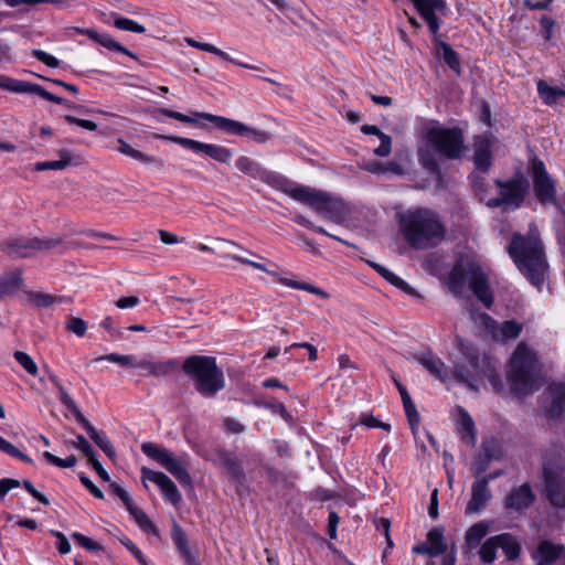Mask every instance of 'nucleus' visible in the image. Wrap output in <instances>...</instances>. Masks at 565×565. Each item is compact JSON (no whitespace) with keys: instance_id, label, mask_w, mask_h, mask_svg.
Segmentation results:
<instances>
[{"instance_id":"f257e3e1","label":"nucleus","mask_w":565,"mask_h":565,"mask_svg":"<svg viewBox=\"0 0 565 565\" xmlns=\"http://www.w3.org/2000/svg\"><path fill=\"white\" fill-rule=\"evenodd\" d=\"M465 152V137L460 128L428 127L422 132L417 148L420 166L430 174L440 177L439 159L460 160Z\"/></svg>"},{"instance_id":"f03ea898","label":"nucleus","mask_w":565,"mask_h":565,"mask_svg":"<svg viewBox=\"0 0 565 565\" xmlns=\"http://www.w3.org/2000/svg\"><path fill=\"white\" fill-rule=\"evenodd\" d=\"M398 220L404 238L413 248L435 247L446 236L444 224L438 215L430 210H408L401 214Z\"/></svg>"},{"instance_id":"7ed1b4c3","label":"nucleus","mask_w":565,"mask_h":565,"mask_svg":"<svg viewBox=\"0 0 565 565\" xmlns=\"http://www.w3.org/2000/svg\"><path fill=\"white\" fill-rule=\"evenodd\" d=\"M508 252L518 268L536 287H540L547 269L541 239L535 234L523 236L515 233L509 244Z\"/></svg>"},{"instance_id":"20e7f679","label":"nucleus","mask_w":565,"mask_h":565,"mask_svg":"<svg viewBox=\"0 0 565 565\" xmlns=\"http://www.w3.org/2000/svg\"><path fill=\"white\" fill-rule=\"evenodd\" d=\"M217 252L220 253V256L223 258H232L233 260L242 264L253 267L254 269H257L263 273H267L268 275L273 276L279 284L294 288L299 290H305L310 294H313L322 299H328L330 295L324 291L323 289L316 287L309 282L306 281H298L294 279H288L280 277L276 270L270 269L267 267L265 263H262L259 260H265L268 264H270L273 267H277L275 264H271L268 259L263 257L259 254H256L252 250L246 249L242 245H239L236 242L225 239V238H216L215 239Z\"/></svg>"},{"instance_id":"39448f33","label":"nucleus","mask_w":565,"mask_h":565,"mask_svg":"<svg viewBox=\"0 0 565 565\" xmlns=\"http://www.w3.org/2000/svg\"><path fill=\"white\" fill-rule=\"evenodd\" d=\"M468 281L470 290L484 307L491 308L493 295L489 285V277L481 265L471 258H460L451 268L448 276V289L455 297H460Z\"/></svg>"},{"instance_id":"423d86ee","label":"nucleus","mask_w":565,"mask_h":565,"mask_svg":"<svg viewBox=\"0 0 565 565\" xmlns=\"http://www.w3.org/2000/svg\"><path fill=\"white\" fill-rule=\"evenodd\" d=\"M284 192L337 224L343 223L349 214V207L344 201L327 192L298 184L285 186Z\"/></svg>"},{"instance_id":"0eeeda50","label":"nucleus","mask_w":565,"mask_h":565,"mask_svg":"<svg viewBox=\"0 0 565 565\" xmlns=\"http://www.w3.org/2000/svg\"><path fill=\"white\" fill-rule=\"evenodd\" d=\"M184 374L194 383L195 391L204 397H213L225 386L223 371L213 356L190 355L182 365Z\"/></svg>"},{"instance_id":"6e6552de","label":"nucleus","mask_w":565,"mask_h":565,"mask_svg":"<svg viewBox=\"0 0 565 565\" xmlns=\"http://www.w3.org/2000/svg\"><path fill=\"white\" fill-rule=\"evenodd\" d=\"M541 369L534 352L520 343L511 359L510 384L518 395H525L539 387Z\"/></svg>"},{"instance_id":"1a4fd4ad","label":"nucleus","mask_w":565,"mask_h":565,"mask_svg":"<svg viewBox=\"0 0 565 565\" xmlns=\"http://www.w3.org/2000/svg\"><path fill=\"white\" fill-rule=\"evenodd\" d=\"M494 184L499 190L498 195L486 201L487 206L492 209L516 210L523 204L530 190V183L522 172L507 180L495 179Z\"/></svg>"},{"instance_id":"9d476101","label":"nucleus","mask_w":565,"mask_h":565,"mask_svg":"<svg viewBox=\"0 0 565 565\" xmlns=\"http://www.w3.org/2000/svg\"><path fill=\"white\" fill-rule=\"evenodd\" d=\"M51 382L57 388L61 403L67 407L75 416V419L87 431L90 439L104 451L109 459L116 458V450L103 430H97L83 415L76 403L68 395L60 380L55 375L50 376Z\"/></svg>"},{"instance_id":"9b49d317","label":"nucleus","mask_w":565,"mask_h":565,"mask_svg":"<svg viewBox=\"0 0 565 565\" xmlns=\"http://www.w3.org/2000/svg\"><path fill=\"white\" fill-rule=\"evenodd\" d=\"M459 349L472 367L475 382L480 379H488L494 391L500 392L503 388L502 380L497 373V365L492 359L481 354L476 347L463 340L459 341Z\"/></svg>"},{"instance_id":"f8f14e48","label":"nucleus","mask_w":565,"mask_h":565,"mask_svg":"<svg viewBox=\"0 0 565 565\" xmlns=\"http://www.w3.org/2000/svg\"><path fill=\"white\" fill-rule=\"evenodd\" d=\"M527 171L532 178L533 191L540 203L555 204L557 201L556 184L548 174L542 160L534 157L530 160Z\"/></svg>"},{"instance_id":"ddd939ff","label":"nucleus","mask_w":565,"mask_h":565,"mask_svg":"<svg viewBox=\"0 0 565 565\" xmlns=\"http://www.w3.org/2000/svg\"><path fill=\"white\" fill-rule=\"evenodd\" d=\"M141 450L146 456L153 459L169 471L182 486L191 487L192 479L183 467V460L175 458L171 451L166 448H160L153 443H143Z\"/></svg>"},{"instance_id":"4468645a","label":"nucleus","mask_w":565,"mask_h":565,"mask_svg":"<svg viewBox=\"0 0 565 565\" xmlns=\"http://www.w3.org/2000/svg\"><path fill=\"white\" fill-rule=\"evenodd\" d=\"M156 138L169 140L194 152L204 153L209 158L220 163H228L233 156L232 150L226 147L214 143H205L185 137L156 135Z\"/></svg>"},{"instance_id":"2eb2a0df","label":"nucleus","mask_w":565,"mask_h":565,"mask_svg":"<svg viewBox=\"0 0 565 565\" xmlns=\"http://www.w3.org/2000/svg\"><path fill=\"white\" fill-rule=\"evenodd\" d=\"M543 477L548 502L555 508H564L565 488L558 468L551 461H544Z\"/></svg>"},{"instance_id":"dca6fc26","label":"nucleus","mask_w":565,"mask_h":565,"mask_svg":"<svg viewBox=\"0 0 565 565\" xmlns=\"http://www.w3.org/2000/svg\"><path fill=\"white\" fill-rule=\"evenodd\" d=\"M141 480H142L145 488H148V486L146 483L147 480L156 483L160 488L166 500H168L174 507H177L181 502L182 495H181L180 491L178 490L174 482L163 472L153 471L147 467H142L141 468Z\"/></svg>"},{"instance_id":"f3484780","label":"nucleus","mask_w":565,"mask_h":565,"mask_svg":"<svg viewBox=\"0 0 565 565\" xmlns=\"http://www.w3.org/2000/svg\"><path fill=\"white\" fill-rule=\"evenodd\" d=\"M0 88H3L6 90L12 92V93H29V94H36L40 97L53 102L55 104H64L66 103V99L56 96L54 94H51L50 92L45 90L41 85L30 83L26 81H20L14 79L11 77H3L0 82Z\"/></svg>"},{"instance_id":"a211bd4d","label":"nucleus","mask_w":565,"mask_h":565,"mask_svg":"<svg viewBox=\"0 0 565 565\" xmlns=\"http://www.w3.org/2000/svg\"><path fill=\"white\" fill-rule=\"evenodd\" d=\"M494 137L491 134L479 135L473 140V163L481 172H488L492 166V147Z\"/></svg>"},{"instance_id":"6ab92c4d","label":"nucleus","mask_w":565,"mask_h":565,"mask_svg":"<svg viewBox=\"0 0 565 565\" xmlns=\"http://www.w3.org/2000/svg\"><path fill=\"white\" fill-rule=\"evenodd\" d=\"M481 319L486 328L491 333L492 338L497 341L505 342L516 339L521 331L522 326L514 320L497 323L489 315L482 313Z\"/></svg>"},{"instance_id":"aec40b11","label":"nucleus","mask_w":565,"mask_h":565,"mask_svg":"<svg viewBox=\"0 0 565 565\" xmlns=\"http://www.w3.org/2000/svg\"><path fill=\"white\" fill-rule=\"evenodd\" d=\"M420 17L426 21L433 34L439 30V20L436 13L445 14L447 10L444 0H412Z\"/></svg>"},{"instance_id":"412c9836","label":"nucleus","mask_w":565,"mask_h":565,"mask_svg":"<svg viewBox=\"0 0 565 565\" xmlns=\"http://www.w3.org/2000/svg\"><path fill=\"white\" fill-rule=\"evenodd\" d=\"M413 359L419 363L431 376L446 383L449 379V371L445 362L431 350L417 352Z\"/></svg>"},{"instance_id":"4be33fe9","label":"nucleus","mask_w":565,"mask_h":565,"mask_svg":"<svg viewBox=\"0 0 565 565\" xmlns=\"http://www.w3.org/2000/svg\"><path fill=\"white\" fill-rule=\"evenodd\" d=\"M535 501V494L530 483L525 482L513 488L504 499V508L521 512L530 508Z\"/></svg>"},{"instance_id":"5701e85b","label":"nucleus","mask_w":565,"mask_h":565,"mask_svg":"<svg viewBox=\"0 0 565 565\" xmlns=\"http://www.w3.org/2000/svg\"><path fill=\"white\" fill-rule=\"evenodd\" d=\"M195 116L212 122L215 128L228 135L245 137L248 131L247 125L231 118L213 115L210 113H195Z\"/></svg>"},{"instance_id":"b1692460","label":"nucleus","mask_w":565,"mask_h":565,"mask_svg":"<svg viewBox=\"0 0 565 565\" xmlns=\"http://www.w3.org/2000/svg\"><path fill=\"white\" fill-rule=\"evenodd\" d=\"M535 565H552L561 558H565V546L543 540L537 544L536 551L532 554Z\"/></svg>"},{"instance_id":"393cba45","label":"nucleus","mask_w":565,"mask_h":565,"mask_svg":"<svg viewBox=\"0 0 565 565\" xmlns=\"http://www.w3.org/2000/svg\"><path fill=\"white\" fill-rule=\"evenodd\" d=\"M492 499L491 491L486 479L476 478L471 484V498L466 507V514L478 513Z\"/></svg>"},{"instance_id":"a878e982","label":"nucleus","mask_w":565,"mask_h":565,"mask_svg":"<svg viewBox=\"0 0 565 565\" xmlns=\"http://www.w3.org/2000/svg\"><path fill=\"white\" fill-rule=\"evenodd\" d=\"M0 249L11 257H30L35 254L34 237L6 241L0 245Z\"/></svg>"},{"instance_id":"bb28decb","label":"nucleus","mask_w":565,"mask_h":565,"mask_svg":"<svg viewBox=\"0 0 565 565\" xmlns=\"http://www.w3.org/2000/svg\"><path fill=\"white\" fill-rule=\"evenodd\" d=\"M172 541L177 546V550L181 556V558L184 561L185 565H201L194 554L192 553L190 546H189V540L186 533L183 531V529L177 523L173 522L172 524V532H171Z\"/></svg>"},{"instance_id":"cd10ccee","label":"nucleus","mask_w":565,"mask_h":565,"mask_svg":"<svg viewBox=\"0 0 565 565\" xmlns=\"http://www.w3.org/2000/svg\"><path fill=\"white\" fill-rule=\"evenodd\" d=\"M76 32L81 33V34H85L87 35L90 40L97 42L98 44L103 45L104 47L110 50V51H117V52H120L134 60H137V55L132 52H130L129 50H127L126 47H124L121 44H119L118 42H116L109 34L107 33H98L96 30L94 29H81V28H75Z\"/></svg>"},{"instance_id":"c85d7f7f","label":"nucleus","mask_w":565,"mask_h":565,"mask_svg":"<svg viewBox=\"0 0 565 565\" xmlns=\"http://www.w3.org/2000/svg\"><path fill=\"white\" fill-rule=\"evenodd\" d=\"M218 465L232 481L242 483L245 479L242 463L234 454L221 451L218 454Z\"/></svg>"},{"instance_id":"c756f323","label":"nucleus","mask_w":565,"mask_h":565,"mask_svg":"<svg viewBox=\"0 0 565 565\" xmlns=\"http://www.w3.org/2000/svg\"><path fill=\"white\" fill-rule=\"evenodd\" d=\"M547 396L551 399L547 413L551 417H559L565 411V383H552L547 387Z\"/></svg>"},{"instance_id":"7c9ffc66","label":"nucleus","mask_w":565,"mask_h":565,"mask_svg":"<svg viewBox=\"0 0 565 565\" xmlns=\"http://www.w3.org/2000/svg\"><path fill=\"white\" fill-rule=\"evenodd\" d=\"M498 548H501L509 561L519 558L521 554V545L518 539L511 533H502L495 535Z\"/></svg>"},{"instance_id":"2f4dec72","label":"nucleus","mask_w":565,"mask_h":565,"mask_svg":"<svg viewBox=\"0 0 565 565\" xmlns=\"http://www.w3.org/2000/svg\"><path fill=\"white\" fill-rule=\"evenodd\" d=\"M459 429L460 438L470 446L476 445V428L471 416L462 408L459 409Z\"/></svg>"},{"instance_id":"473e14b6","label":"nucleus","mask_w":565,"mask_h":565,"mask_svg":"<svg viewBox=\"0 0 565 565\" xmlns=\"http://www.w3.org/2000/svg\"><path fill=\"white\" fill-rule=\"evenodd\" d=\"M23 278L20 270L4 273L0 276V299L21 288Z\"/></svg>"},{"instance_id":"72a5a7b5","label":"nucleus","mask_w":565,"mask_h":565,"mask_svg":"<svg viewBox=\"0 0 565 565\" xmlns=\"http://www.w3.org/2000/svg\"><path fill=\"white\" fill-rule=\"evenodd\" d=\"M490 531V525L486 521H480L471 525L465 535V541L468 547L475 548L477 547L481 540L488 534Z\"/></svg>"},{"instance_id":"f704fd0d","label":"nucleus","mask_w":565,"mask_h":565,"mask_svg":"<svg viewBox=\"0 0 565 565\" xmlns=\"http://www.w3.org/2000/svg\"><path fill=\"white\" fill-rule=\"evenodd\" d=\"M60 159L58 160H50L38 162L34 166L35 171H46V170H64L72 163V154L68 150L62 149L58 151Z\"/></svg>"},{"instance_id":"c9c22d12","label":"nucleus","mask_w":565,"mask_h":565,"mask_svg":"<svg viewBox=\"0 0 565 565\" xmlns=\"http://www.w3.org/2000/svg\"><path fill=\"white\" fill-rule=\"evenodd\" d=\"M426 543L430 550V557H437L447 552V545L444 542L443 530L440 529L430 530Z\"/></svg>"},{"instance_id":"e433bc0d","label":"nucleus","mask_w":565,"mask_h":565,"mask_svg":"<svg viewBox=\"0 0 565 565\" xmlns=\"http://www.w3.org/2000/svg\"><path fill=\"white\" fill-rule=\"evenodd\" d=\"M131 516L135 519L137 524L147 533H151L153 535H159V531L157 526L152 523L149 516L135 503L127 508Z\"/></svg>"},{"instance_id":"4c0bfd02","label":"nucleus","mask_w":565,"mask_h":565,"mask_svg":"<svg viewBox=\"0 0 565 565\" xmlns=\"http://www.w3.org/2000/svg\"><path fill=\"white\" fill-rule=\"evenodd\" d=\"M537 92L545 104L556 103L559 97H565V90L547 85L544 81H539Z\"/></svg>"},{"instance_id":"58836bf2","label":"nucleus","mask_w":565,"mask_h":565,"mask_svg":"<svg viewBox=\"0 0 565 565\" xmlns=\"http://www.w3.org/2000/svg\"><path fill=\"white\" fill-rule=\"evenodd\" d=\"M118 142V148L117 150L127 156V157H130L132 158L134 160H137V161H140L142 163H153L154 162V158L149 156V154H146L137 149H134L129 143H127L124 139L119 138L117 140Z\"/></svg>"},{"instance_id":"ea45409f","label":"nucleus","mask_w":565,"mask_h":565,"mask_svg":"<svg viewBox=\"0 0 565 565\" xmlns=\"http://www.w3.org/2000/svg\"><path fill=\"white\" fill-rule=\"evenodd\" d=\"M26 297L31 303L40 308L51 307L55 302H61V298L39 291H30L26 294Z\"/></svg>"},{"instance_id":"a19ab883","label":"nucleus","mask_w":565,"mask_h":565,"mask_svg":"<svg viewBox=\"0 0 565 565\" xmlns=\"http://www.w3.org/2000/svg\"><path fill=\"white\" fill-rule=\"evenodd\" d=\"M65 239L63 236H51V237H34V247L36 252H47L64 245Z\"/></svg>"},{"instance_id":"79ce46f5","label":"nucleus","mask_w":565,"mask_h":565,"mask_svg":"<svg viewBox=\"0 0 565 565\" xmlns=\"http://www.w3.org/2000/svg\"><path fill=\"white\" fill-rule=\"evenodd\" d=\"M452 376L457 382L467 384L471 390L477 391L475 375L472 371L468 370L465 365L456 364L452 370Z\"/></svg>"},{"instance_id":"37998d69","label":"nucleus","mask_w":565,"mask_h":565,"mask_svg":"<svg viewBox=\"0 0 565 565\" xmlns=\"http://www.w3.org/2000/svg\"><path fill=\"white\" fill-rule=\"evenodd\" d=\"M497 548L498 545L495 541V535L489 537L488 540L484 541V543L481 545L479 550L480 559L486 564L494 562Z\"/></svg>"},{"instance_id":"c03bdc74","label":"nucleus","mask_w":565,"mask_h":565,"mask_svg":"<svg viewBox=\"0 0 565 565\" xmlns=\"http://www.w3.org/2000/svg\"><path fill=\"white\" fill-rule=\"evenodd\" d=\"M201 51H204V52H209V53H212V54H215L217 55L218 57H221L222 60L226 61V62H230V63H233L237 66H241V67H244V68H249V70H257L256 66H253V65H249V64H245V63H242V62H237L233 58L230 57V55L217 49L216 46L212 45V44H209V43H203L201 44Z\"/></svg>"},{"instance_id":"a18cd8bd","label":"nucleus","mask_w":565,"mask_h":565,"mask_svg":"<svg viewBox=\"0 0 565 565\" xmlns=\"http://www.w3.org/2000/svg\"><path fill=\"white\" fill-rule=\"evenodd\" d=\"M65 329L68 332L82 338L87 332V324L82 318L75 316H67L65 321Z\"/></svg>"},{"instance_id":"49530a36","label":"nucleus","mask_w":565,"mask_h":565,"mask_svg":"<svg viewBox=\"0 0 565 565\" xmlns=\"http://www.w3.org/2000/svg\"><path fill=\"white\" fill-rule=\"evenodd\" d=\"M443 50V58L445 63L456 73H460V61L458 54L452 50L450 45L445 42L440 43Z\"/></svg>"},{"instance_id":"de8ad7c7","label":"nucleus","mask_w":565,"mask_h":565,"mask_svg":"<svg viewBox=\"0 0 565 565\" xmlns=\"http://www.w3.org/2000/svg\"><path fill=\"white\" fill-rule=\"evenodd\" d=\"M295 222L298 223L299 225H302L305 227H308L310 230H313L320 234H323V235H327L329 237H332L333 239H337L348 246H354L353 244L342 239L341 237L337 236V235H333V234H330L326 228L321 227V226H316L311 221H309L308 218H306L303 215L299 214V215H296L295 216Z\"/></svg>"},{"instance_id":"09e8293b","label":"nucleus","mask_w":565,"mask_h":565,"mask_svg":"<svg viewBox=\"0 0 565 565\" xmlns=\"http://www.w3.org/2000/svg\"><path fill=\"white\" fill-rule=\"evenodd\" d=\"M15 361L32 376L38 374V365L34 360L23 351H15L13 353Z\"/></svg>"},{"instance_id":"8fccbe9b","label":"nucleus","mask_w":565,"mask_h":565,"mask_svg":"<svg viewBox=\"0 0 565 565\" xmlns=\"http://www.w3.org/2000/svg\"><path fill=\"white\" fill-rule=\"evenodd\" d=\"M0 451H3L4 454L18 458L22 461H25L28 463H33V460L22 451H20L15 446H13L11 443L6 440L0 436Z\"/></svg>"},{"instance_id":"3c124183","label":"nucleus","mask_w":565,"mask_h":565,"mask_svg":"<svg viewBox=\"0 0 565 565\" xmlns=\"http://www.w3.org/2000/svg\"><path fill=\"white\" fill-rule=\"evenodd\" d=\"M114 25L124 31H130L135 33H145L146 28L142 24H139L138 22L128 19V18H117L114 21Z\"/></svg>"},{"instance_id":"603ef678","label":"nucleus","mask_w":565,"mask_h":565,"mask_svg":"<svg viewBox=\"0 0 565 565\" xmlns=\"http://www.w3.org/2000/svg\"><path fill=\"white\" fill-rule=\"evenodd\" d=\"M103 360H107V361L117 363L125 367H135L136 366V362H135V359L132 355H121L118 353H109V354L97 358L95 361L98 362V361H103Z\"/></svg>"},{"instance_id":"864d4df0","label":"nucleus","mask_w":565,"mask_h":565,"mask_svg":"<svg viewBox=\"0 0 565 565\" xmlns=\"http://www.w3.org/2000/svg\"><path fill=\"white\" fill-rule=\"evenodd\" d=\"M480 452L488 458L497 459L500 455V446L495 438L490 437L482 441Z\"/></svg>"},{"instance_id":"5fc2aeb1","label":"nucleus","mask_w":565,"mask_h":565,"mask_svg":"<svg viewBox=\"0 0 565 565\" xmlns=\"http://www.w3.org/2000/svg\"><path fill=\"white\" fill-rule=\"evenodd\" d=\"M236 167L241 172H243L245 174H250V175H256L259 171L258 164L255 161H253L250 158L245 157V156H241L236 160Z\"/></svg>"},{"instance_id":"6e6d98bb","label":"nucleus","mask_w":565,"mask_h":565,"mask_svg":"<svg viewBox=\"0 0 565 565\" xmlns=\"http://www.w3.org/2000/svg\"><path fill=\"white\" fill-rule=\"evenodd\" d=\"M178 363L173 360L166 362H153V369L151 372L152 376H166L168 375L174 367H177Z\"/></svg>"},{"instance_id":"4d7b16f0","label":"nucleus","mask_w":565,"mask_h":565,"mask_svg":"<svg viewBox=\"0 0 565 565\" xmlns=\"http://www.w3.org/2000/svg\"><path fill=\"white\" fill-rule=\"evenodd\" d=\"M73 540L81 545L82 547L88 550V551H100L102 546L93 541L90 537L85 536L81 533H73L72 534Z\"/></svg>"},{"instance_id":"13d9d810","label":"nucleus","mask_w":565,"mask_h":565,"mask_svg":"<svg viewBox=\"0 0 565 565\" xmlns=\"http://www.w3.org/2000/svg\"><path fill=\"white\" fill-rule=\"evenodd\" d=\"M492 461L491 458L486 457L481 452L478 454V456L473 460V476L475 478H479L481 473H483L488 468L490 462Z\"/></svg>"},{"instance_id":"bf43d9fd","label":"nucleus","mask_w":565,"mask_h":565,"mask_svg":"<svg viewBox=\"0 0 565 565\" xmlns=\"http://www.w3.org/2000/svg\"><path fill=\"white\" fill-rule=\"evenodd\" d=\"M473 186L476 190V193L478 194L479 199L481 201H487V192H488V183L483 177H480L478 174L471 175Z\"/></svg>"},{"instance_id":"052dcab7","label":"nucleus","mask_w":565,"mask_h":565,"mask_svg":"<svg viewBox=\"0 0 565 565\" xmlns=\"http://www.w3.org/2000/svg\"><path fill=\"white\" fill-rule=\"evenodd\" d=\"M32 56L50 67H58L60 66V61L56 57H54L53 55H51L42 50L34 49L32 51Z\"/></svg>"},{"instance_id":"680f3d73","label":"nucleus","mask_w":565,"mask_h":565,"mask_svg":"<svg viewBox=\"0 0 565 565\" xmlns=\"http://www.w3.org/2000/svg\"><path fill=\"white\" fill-rule=\"evenodd\" d=\"M74 446L83 452V455L88 459V461L96 456L93 447L83 435L76 436V441Z\"/></svg>"},{"instance_id":"e2e57ef3","label":"nucleus","mask_w":565,"mask_h":565,"mask_svg":"<svg viewBox=\"0 0 565 565\" xmlns=\"http://www.w3.org/2000/svg\"><path fill=\"white\" fill-rule=\"evenodd\" d=\"M403 406L411 426H416L419 423V414L412 398L404 401Z\"/></svg>"},{"instance_id":"0e129e2a","label":"nucleus","mask_w":565,"mask_h":565,"mask_svg":"<svg viewBox=\"0 0 565 565\" xmlns=\"http://www.w3.org/2000/svg\"><path fill=\"white\" fill-rule=\"evenodd\" d=\"M64 119L66 122H68L71 125H76V126L84 128L86 130H89V131H95L98 128V126L95 121L87 120V119H81V118H77L72 115H66L64 117Z\"/></svg>"},{"instance_id":"69168bd1","label":"nucleus","mask_w":565,"mask_h":565,"mask_svg":"<svg viewBox=\"0 0 565 565\" xmlns=\"http://www.w3.org/2000/svg\"><path fill=\"white\" fill-rule=\"evenodd\" d=\"M360 424L370 428H382L387 431L391 429L390 424L383 423L372 415H363L360 419Z\"/></svg>"},{"instance_id":"338daca9","label":"nucleus","mask_w":565,"mask_h":565,"mask_svg":"<svg viewBox=\"0 0 565 565\" xmlns=\"http://www.w3.org/2000/svg\"><path fill=\"white\" fill-rule=\"evenodd\" d=\"M381 145L374 149V154L379 157H386L391 153L392 138L388 135H382L380 138Z\"/></svg>"},{"instance_id":"774afa93","label":"nucleus","mask_w":565,"mask_h":565,"mask_svg":"<svg viewBox=\"0 0 565 565\" xmlns=\"http://www.w3.org/2000/svg\"><path fill=\"white\" fill-rule=\"evenodd\" d=\"M120 542L138 559L141 565H148L141 551L128 537H122Z\"/></svg>"}]
</instances>
